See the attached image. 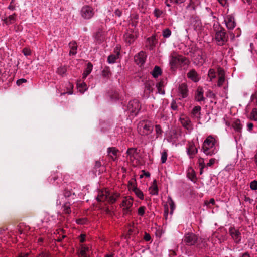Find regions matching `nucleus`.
<instances>
[{"mask_svg": "<svg viewBox=\"0 0 257 257\" xmlns=\"http://www.w3.org/2000/svg\"><path fill=\"white\" fill-rule=\"evenodd\" d=\"M91 221V219L89 217H82L76 220V223L80 225H88Z\"/></svg>", "mask_w": 257, "mask_h": 257, "instance_id": "28", "label": "nucleus"}, {"mask_svg": "<svg viewBox=\"0 0 257 257\" xmlns=\"http://www.w3.org/2000/svg\"><path fill=\"white\" fill-rule=\"evenodd\" d=\"M154 83L152 81H148L144 83V92L150 94L153 91Z\"/></svg>", "mask_w": 257, "mask_h": 257, "instance_id": "24", "label": "nucleus"}, {"mask_svg": "<svg viewBox=\"0 0 257 257\" xmlns=\"http://www.w3.org/2000/svg\"><path fill=\"white\" fill-rule=\"evenodd\" d=\"M203 90L202 87H199L195 93V100L198 102L205 101V98L203 96Z\"/></svg>", "mask_w": 257, "mask_h": 257, "instance_id": "22", "label": "nucleus"}, {"mask_svg": "<svg viewBox=\"0 0 257 257\" xmlns=\"http://www.w3.org/2000/svg\"><path fill=\"white\" fill-rule=\"evenodd\" d=\"M208 76L209 78V81H212L213 79L216 78V72L214 69L209 70Z\"/></svg>", "mask_w": 257, "mask_h": 257, "instance_id": "45", "label": "nucleus"}, {"mask_svg": "<svg viewBox=\"0 0 257 257\" xmlns=\"http://www.w3.org/2000/svg\"><path fill=\"white\" fill-rule=\"evenodd\" d=\"M250 188L252 190L255 191L257 190V181L256 180H253L250 182Z\"/></svg>", "mask_w": 257, "mask_h": 257, "instance_id": "53", "label": "nucleus"}, {"mask_svg": "<svg viewBox=\"0 0 257 257\" xmlns=\"http://www.w3.org/2000/svg\"><path fill=\"white\" fill-rule=\"evenodd\" d=\"M178 89L180 95L181 96L182 98L187 97L188 96V89L185 84L182 83L180 85Z\"/></svg>", "mask_w": 257, "mask_h": 257, "instance_id": "23", "label": "nucleus"}, {"mask_svg": "<svg viewBox=\"0 0 257 257\" xmlns=\"http://www.w3.org/2000/svg\"><path fill=\"white\" fill-rule=\"evenodd\" d=\"M186 152L190 159L195 157L198 153V149L195 147L193 142H189L186 148Z\"/></svg>", "mask_w": 257, "mask_h": 257, "instance_id": "12", "label": "nucleus"}, {"mask_svg": "<svg viewBox=\"0 0 257 257\" xmlns=\"http://www.w3.org/2000/svg\"><path fill=\"white\" fill-rule=\"evenodd\" d=\"M71 204L69 202L65 203L62 206V211L64 214L69 215L71 214L72 210L71 208Z\"/></svg>", "mask_w": 257, "mask_h": 257, "instance_id": "30", "label": "nucleus"}, {"mask_svg": "<svg viewBox=\"0 0 257 257\" xmlns=\"http://www.w3.org/2000/svg\"><path fill=\"white\" fill-rule=\"evenodd\" d=\"M146 207L145 206H141L138 209V214L140 216H143L145 214Z\"/></svg>", "mask_w": 257, "mask_h": 257, "instance_id": "52", "label": "nucleus"}, {"mask_svg": "<svg viewBox=\"0 0 257 257\" xmlns=\"http://www.w3.org/2000/svg\"><path fill=\"white\" fill-rule=\"evenodd\" d=\"M107 154L113 161H115L117 158V153L119 150L115 147H109L107 148Z\"/></svg>", "mask_w": 257, "mask_h": 257, "instance_id": "21", "label": "nucleus"}, {"mask_svg": "<svg viewBox=\"0 0 257 257\" xmlns=\"http://www.w3.org/2000/svg\"><path fill=\"white\" fill-rule=\"evenodd\" d=\"M7 17L8 20V22H7V23H8L9 25L14 24L17 20V14L16 13H13Z\"/></svg>", "mask_w": 257, "mask_h": 257, "instance_id": "40", "label": "nucleus"}, {"mask_svg": "<svg viewBox=\"0 0 257 257\" xmlns=\"http://www.w3.org/2000/svg\"><path fill=\"white\" fill-rule=\"evenodd\" d=\"M232 126L236 133L239 134L241 133L242 125L241 124V121L239 119H237L235 120L232 123Z\"/></svg>", "mask_w": 257, "mask_h": 257, "instance_id": "29", "label": "nucleus"}, {"mask_svg": "<svg viewBox=\"0 0 257 257\" xmlns=\"http://www.w3.org/2000/svg\"><path fill=\"white\" fill-rule=\"evenodd\" d=\"M168 201L171 209L170 214H172L175 208V204L174 202L170 197H168Z\"/></svg>", "mask_w": 257, "mask_h": 257, "instance_id": "50", "label": "nucleus"}, {"mask_svg": "<svg viewBox=\"0 0 257 257\" xmlns=\"http://www.w3.org/2000/svg\"><path fill=\"white\" fill-rule=\"evenodd\" d=\"M110 75V68L108 66H105L102 70V76L105 78H108Z\"/></svg>", "mask_w": 257, "mask_h": 257, "instance_id": "43", "label": "nucleus"}, {"mask_svg": "<svg viewBox=\"0 0 257 257\" xmlns=\"http://www.w3.org/2000/svg\"><path fill=\"white\" fill-rule=\"evenodd\" d=\"M69 47L70 49L69 52L70 56H74L77 53V45L75 41H72L69 43Z\"/></svg>", "mask_w": 257, "mask_h": 257, "instance_id": "26", "label": "nucleus"}, {"mask_svg": "<svg viewBox=\"0 0 257 257\" xmlns=\"http://www.w3.org/2000/svg\"><path fill=\"white\" fill-rule=\"evenodd\" d=\"M187 77L194 82H198L199 78L198 74L196 70L194 69H191L188 73Z\"/></svg>", "mask_w": 257, "mask_h": 257, "instance_id": "27", "label": "nucleus"}, {"mask_svg": "<svg viewBox=\"0 0 257 257\" xmlns=\"http://www.w3.org/2000/svg\"><path fill=\"white\" fill-rule=\"evenodd\" d=\"M17 3L15 0H11L8 9L11 11H15L16 10Z\"/></svg>", "mask_w": 257, "mask_h": 257, "instance_id": "51", "label": "nucleus"}, {"mask_svg": "<svg viewBox=\"0 0 257 257\" xmlns=\"http://www.w3.org/2000/svg\"><path fill=\"white\" fill-rule=\"evenodd\" d=\"M167 156V150L165 149L161 153V161L162 164H164L166 162Z\"/></svg>", "mask_w": 257, "mask_h": 257, "instance_id": "48", "label": "nucleus"}, {"mask_svg": "<svg viewBox=\"0 0 257 257\" xmlns=\"http://www.w3.org/2000/svg\"><path fill=\"white\" fill-rule=\"evenodd\" d=\"M135 195L139 198L141 200L144 199V194L143 192L140 190L138 188H134V190H133Z\"/></svg>", "mask_w": 257, "mask_h": 257, "instance_id": "42", "label": "nucleus"}, {"mask_svg": "<svg viewBox=\"0 0 257 257\" xmlns=\"http://www.w3.org/2000/svg\"><path fill=\"white\" fill-rule=\"evenodd\" d=\"M22 52L23 54L26 56H30L31 54V50L28 48H24L22 50Z\"/></svg>", "mask_w": 257, "mask_h": 257, "instance_id": "57", "label": "nucleus"}, {"mask_svg": "<svg viewBox=\"0 0 257 257\" xmlns=\"http://www.w3.org/2000/svg\"><path fill=\"white\" fill-rule=\"evenodd\" d=\"M141 108L140 102L137 99H133L128 102L127 105V111L132 116H136Z\"/></svg>", "mask_w": 257, "mask_h": 257, "instance_id": "7", "label": "nucleus"}, {"mask_svg": "<svg viewBox=\"0 0 257 257\" xmlns=\"http://www.w3.org/2000/svg\"><path fill=\"white\" fill-rule=\"evenodd\" d=\"M181 123L184 127L187 129L188 130L192 128V123L190 119L187 116L181 117L180 118Z\"/></svg>", "mask_w": 257, "mask_h": 257, "instance_id": "20", "label": "nucleus"}, {"mask_svg": "<svg viewBox=\"0 0 257 257\" xmlns=\"http://www.w3.org/2000/svg\"><path fill=\"white\" fill-rule=\"evenodd\" d=\"M162 74V70L160 68V67L158 66H155L151 72V74L152 75L154 78H157L159 75Z\"/></svg>", "mask_w": 257, "mask_h": 257, "instance_id": "38", "label": "nucleus"}, {"mask_svg": "<svg viewBox=\"0 0 257 257\" xmlns=\"http://www.w3.org/2000/svg\"><path fill=\"white\" fill-rule=\"evenodd\" d=\"M190 27H191L198 33H200L202 29V24L199 17L193 16L190 19Z\"/></svg>", "mask_w": 257, "mask_h": 257, "instance_id": "11", "label": "nucleus"}, {"mask_svg": "<svg viewBox=\"0 0 257 257\" xmlns=\"http://www.w3.org/2000/svg\"><path fill=\"white\" fill-rule=\"evenodd\" d=\"M162 13H163V12L161 10H160L157 8H156L154 11V16L157 18H159L161 16V15L162 14Z\"/></svg>", "mask_w": 257, "mask_h": 257, "instance_id": "56", "label": "nucleus"}, {"mask_svg": "<svg viewBox=\"0 0 257 257\" xmlns=\"http://www.w3.org/2000/svg\"><path fill=\"white\" fill-rule=\"evenodd\" d=\"M144 239L146 241H149L151 239V237L148 233L145 232L144 236Z\"/></svg>", "mask_w": 257, "mask_h": 257, "instance_id": "59", "label": "nucleus"}, {"mask_svg": "<svg viewBox=\"0 0 257 257\" xmlns=\"http://www.w3.org/2000/svg\"><path fill=\"white\" fill-rule=\"evenodd\" d=\"M77 87L80 92L83 93L86 89V85L84 83H78Z\"/></svg>", "mask_w": 257, "mask_h": 257, "instance_id": "49", "label": "nucleus"}, {"mask_svg": "<svg viewBox=\"0 0 257 257\" xmlns=\"http://www.w3.org/2000/svg\"><path fill=\"white\" fill-rule=\"evenodd\" d=\"M146 57V53L142 51L134 56V60L137 65L142 66L145 63Z\"/></svg>", "mask_w": 257, "mask_h": 257, "instance_id": "14", "label": "nucleus"}, {"mask_svg": "<svg viewBox=\"0 0 257 257\" xmlns=\"http://www.w3.org/2000/svg\"><path fill=\"white\" fill-rule=\"evenodd\" d=\"M171 34L172 32L169 28L164 29L162 31V35L165 38H169L171 36Z\"/></svg>", "mask_w": 257, "mask_h": 257, "instance_id": "47", "label": "nucleus"}, {"mask_svg": "<svg viewBox=\"0 0 257 257\" xmlns=\"http://www.w3.org/2000/svg\"><path fill=\"white\" fill-rule=\"evenodd\" d=\"M225 22L226 27L229 30L234 29L236 26L234 17L230 15L227 16L225 19Z\"/></svg>", "mask_w": 257, "mask_h": 257, "instance_id": "18", "label": "nucleus"}, {"mask_svg": "<svg viewBox=\"0 0 257 257\" xmlns=\"http://www.w3.org/2000/svg\"><path fill=\"white\" fill-rule=\"evenodd\" d=\"M164 80L162 79L156 85V87L157 88L158 93L163 95L165 94V90L163 89V87L164 86Z\"/></svg>", "mask_w": 257, "mask_h": 257, "instance_id": "36", "label": "nucleus"}, {"mask_svg": "<svg viewBox=\"0 0 257 257\" xmlns=\"http://www.w3.org/2000/svg\"><path fill=\"white\" fill-rule=\"evenodd\" d=\"M201 108L200 106H195L192 110V115L193 117L197 119L200 118Z\"/></svg>", "mask_w": 257, "mask_h": 257, "instance_id": "34", "label": "nucleus"}, {"mask_svg": "<svg viewBox=\"0 0 257 257\" xmlns=\"http://www.w3.org/2000/svg\"><path fill=\"white\" fill-rule=\"evenodd\" d=\"M203 52L201 50H194L191 56L192 61L195 65H202L204 63V60L202 57Z\"/></svg>", "mask_w": 257, "mask_h": 257, "instance_id": "10", "label": "nucleus"}, {"mask_svg": "<svg viewBox=\"0 0 257 257\" xmlns=\"http://www.w3.org/2000/svg\"><path fill=\"white\" fill-rule=\"evenodd\" d=\"M58 236L56 235V237L54 238L55 242H62L63 240L66 239L65 242L68 240L67 236L64 234V230L63 229H59L57 230Z\"/></svg>", "mask_w": 257, "mask_h": 257, "instance_id": "19", "label": "nucleus"}, {"mask_svg": "<svg viewBox=\"0 0 257 257\" xmlns=\"http://www.w3.org/2000/svg\"><path fill=\"white\" fill-rule=\"evenodd\" d=\"M190 64V60L186 57L173 52L171 55L170 64L171 68H177L178 66L183 65L188 66Z\"/></svg>", "mask_w": 257, "mask_h": 257, "instance_id": "5", "label": "nucleus"}, {"mask_svg": "<svg viewBox=\"0 0 257 257\" xmlns=\"http://www.w3.org/2000/svg\"><path fill=\"white\" fill-rule=\"evenodd\" d=\"M81 14L83 18L88 19L92 17L94 13L91 7L89 6H86L83 7L81 9Z\"/></svg>", "mask_w": 257, "mask_h": 257, "instance_id": "15", "label": "nucleus"}, {"mask_svg": "<svg viewBox=\"0 0 257 257\" xmlns=\"http://www.w3.org/2000/svg\"><path fill=\"white\" fill-rule=\"evenodd\" d=\"M171 108L172 110L174 111H178V105L176 102V101L174 100H172L171 103Z\"/></svg>", "mask_w": 257, "mask_h": 257, "instance_id": "54", "label": "nucleus"}, {"mask_svg": "<svg viewBox=\"0 0 257 257\" xmlns=\"http://www.w3.org/2000/svg\"><path fill=\"white\" fill-rule=\"evenodd\" d=\"M93 68V65L91 63H88L87 65V67L84 70L83 73V78H85L91 72Z\"/></svg>", "mask_w": 257, "mask_h": 257, "instance_id": "37", "label": "nucleus"}, {"mask_svg": "<svg viewBox=\"0 0 257 257\" xmlns=\"http://www.w3.org/2000/svg\"><path fill=\"white\" fill-rule=\"evenodd\" d=\"M117 199V196H110L106 189H97V210H103L107 214H111V211L106 206L107 203L113 204Z\"/></svg>", "mask_w": 257, "mask_h": 257, "instance_id": "1", "label": "nucleus"}, {"mask_svg": "<svg viewBox=\"0 0 257 257\" xmlns=\"http://www.w3.org/2000/svg\"><path fill=\"white\" fill-rule=\"evenodd\" d=\"M108 95L111 101L116 102L121 100L122 96L120 94L119 90L116 89H112L108 92Z\"/></svg>", "mask_w": 257, "mask_h": 257, "instance_id": "16", "label": "nucleus"}, {"mask_svg": "<svg viewBox=\"0 0 257 257\" xmlns=\"http://www.w3.org/2000/svg\"><path fill=\"white\" fill-rule=\"evenodd\" d=\"M120 49L116 47L114 50V53L110 54L107 58V62L110 63H114L118 59L120 55Z\"/></svg>", "mask_w": 257, "mask_h": 257, "instance_id": "17", "label": "nucleus"}, {"mask_svg": "<svg viewBox=\"0 0 257 257\" xmlns=\"http://www.w3.org/2000/svg\"><path fill=\"white\" fill-rule=\"evenodd\" d=\"M36 257H49V255L47 253H45L44 252H42L38 255Z\"/></svg>", "mask_w": 257, "mask_h": 257, "instance_id": "64", "label": "nucleus"}, {"mask_svg": "<svg viewBox=\"0 0 257 257\" xmlns=\"http://www.w3.org/2000/svg\"><path fill=\"white\" fill-rule=\"evenodd\" d=\"M149 190L150 191V194L152 195H157L158 194L159 190L156 179L154 180L152 186L149 188Z\"/></svg>", "mask_w": 257, "mask_h": 257, "instance_id": "31", "label": "nucleus"}, {"mask_svg": "<svg viewBox=\"0 0 257 257\" xmlns=\"http://www.w3.org/2000/svg\"><path fill=\"white\" fill-rule=\"evenodd\" d=\"M213 29L215 32L214 39L218 46H223L228 40V35L226 30L218 23H214Z\"/></svg>", "mask_w": 257, "mask_h": 257, "instance_id": "3", "label": "nucleus"}, {"mask_svg": "<svg viewBox=\"0 0 257 257\" xmlns=\"http://www.w3.org/2000/svg\"><path fill=\"white\" fill-rule=\"evenodd\" d=\"M136 179L135 178H132L131 180H130L128 182V187L130 190H134V188H137V186L136 185Z\"/></svg>", "mask_w": 257, "mask_h": 257, "instance_id": "44", "label": "nucleus"}, {"mask_svg": "<svg viewBox=\"0 0 257 257\" xmlns=\"http://www.w3.org/2000/svg\"><path fill=\"white\" fill-rule=\"evenodd\" d=\"M215 160L216 159L215 158L210 159L209 161V162L207 163L206 166L207 167H211L215 163Z\"/></svg>", "mask_w": 257, "mask_h": 257, "instance_id": "61", "label": "nucleus"}, {"mask_svg": "<svg viewBox=\"0 0 257 257\" xmlns=\"http://www.w3.org/2000/svg\"><path fill=\"white\" fill-rule=\"evenodd\" d=\"M187 177L194 183L197 181L195 172L191 167L188 170Z\"/></svg>", "mask_w": 257, "mask_h": 257, "instance_id": "32", "label": "nucleus"}, {"mask_svg": "<svg viewBox=\"0 0 257 257\" xmlns=\"http://www.w3.org/2000/svg\"><path fill=\"white\" fill-rule=\"evenodd\" d=\"M57 73L62 77H64L67 72V68L65 66H60L57 68Z\"/></svg>", "mask_w": 257, "mask_h": 257, "instance_id": "39", "label": "nucleus"}, {"mask_svg": "<svg viewBox=\"0 0 257 257\" xmlns=\"http://www.w3.org/2000/svg\"><path fill=\"white\" fill-rule=\"evenodd\" d=\"M249 118L252 120L257 121V108H254L252 109Z\"/></svg>", "mask_w": 257, "mask_h": 257, "instance_id": "46", "label": "nucleus"}, {"mask_svg": "<svg viewBox=\"0 0 257 257\" xmlns=\"http://www.w3.org/2000/svg\"><path fill=\"white\" fill-rule=\"evenodd\" d=\"M183 241L186 245H195L199 248L205 247L207 245L205 239L199 237L193 233H188L185 234Z\"/></svg>", "mask_w": 257, "mask_h": 257, "instance_id": "2", "label": "nucleus"}, {"mask_svg": "<svg viewBox=\"0 0 257 257\" xmlns=\"http://www.w3.org/2000/svg\"><path fill=\"white\" fill-rule=\"evenodd\" d=\"M85 238L86 235L84 234H81L78 237V239L81 243L79 249V253L81 257H87L88 255L87 252H89V247L82 244L85 242Z\"/></svg>", "mask_w": 257, "mask_h": 257, "instance_id": "9", "label": "nucleus"}, {"mask_svg": "<svg viewBox=\"0 0 257 257\" xmlns=\"http://www.w3.org/2000/svg\"><path fill=\"white\" fill-rule=\"evenodd\" d=\"M27 82V79L25 78H21L17 80L16 84L18 86L21 85L23 83H26Z\"/></svg>", "mask_w": 257, "mask_h": 257, "instance_id": "58", "label": "nucleus"}, {"mask_svg": "<svg viewBox=\"0 0 257 257\" xmlns=\"http://www.w3.org/2000/svg\"><path fill=\"white\" fill-rule=\"evenodd\" d=\"M228 232L236 244H239L241 241V234L240 230L234 227H230Z\"/></svg>", "mask_w": 257, "mask_h": 257, "instance_id": "8", "label": "nucleus"}, {"mask_svg": "<svg viewBox=\"0 0 257 257\" xmlns=\"http://www.w3.org/2000/svg\"><path fill=\"white\" fill-rule=\"evenodd\" d=\"M138 128L140 135L147 136L152 132L153 125L150 121H143L139 124Z\"/></svg>", "mask_w": 257, "mask_h": 257, "instance_id": "6", "label": "nucleus"}, {"mask_svg": "<svg viewBox=\"0 0 257 257\" xmlns=\"http://www.w3.org/2000/svg\"><path fill=\"white\" fill-rule=\"evenodd\" d=\"M134 30L133 29H128L123 35V38L125 42L131 45L136 39V37L134 35Z\"/></svg>", "mask_w": 257, "mask_h": 257, "instance_id": "13", "label": "nucleus"}, {"mask_svg": "<svg viewBox=\"0 0 257 257\" xmlns=\"http://www.w3.org/2000/svg\"><path fill=\"white\" fill-rule=\"evenodd\" d=\"M147 42L149 45V50H152L156 47L157 43V39L155 35H153L147 39Z\"/></svg>", "mask_w": 257, "mask_h": 257, "instance_id": "25", "label": "nucleus"}, {"mask_svg": "<svg viewBox=\"0 0 257 257\" xmlns=\"http://www.w3.org/2000/svg\"><path fill=\"white\" fill-rule=\"evenodd\" d=\"M225 81V76L219 77L217 83V86L219 87H221Z\"/></svg>", "mask_w": 257, "mask_h": 257, "instance_id": "55", "label": "nucleus"}, {"mask_svg": "<svg viewBox=\"0 0 257 257\" xmlns=\"http://www.w3.org/2000/svg\"><path fill=\"white\" fill-rule=\"evenodd\" d=\"M251 100L252 101H255V103L257 105V92L252 94L251 96Z\"/></svg>", "mask_w": 257, "mask_h": 257, "instance_id": "63", "label": "nucleus"}, {"mask_svg": "<svg viewBox=\"0 0 257 257\" xmlns=\"http://www.w3.org/2000/svg\"><path fill=\"white\" fill-rule=\"evenodd\" d=\"M156 139L161 137L163 133L161 126L159 124L155 125Z\"/></svg>", "mask_w": 257, "mask_h": 257, "instance_id": "41", "label": "nucleus"}, {"mask_svg": "<svg viewBox=\"0 0 257 257\" xmlns=\"http://www.w3.org/2000/svg\"><path fill=\"white\" fill-rule=\"evenodd\" d=\"M206 96L210 98H215L216 95L215 93H213L212 91L209 90L207 92V93L206 94Z\"/></svg>", "mask_w": 257, "mask_h": 257, "instance_id": "62", "label": "nucleus"}, {"mask_svg": "<svg viewBox=\"0 0 257 257\" xmlns=\"http://www.w3.org/2000/svg\"><path fill=\"white\" fill-rule=\"evenodd\" d=\"M120 205L121 207H123V208L131 209L133 205V199L132 198H130L129 199L125 198L123 200Z\"/></svg>", "mask_w": 257, "mask_h": 257, "instance_id": "35", "label": "nucleus"}, {"mask_svg": "<svg viewBox=\"0 0 257 257\" xmlns=\"http://www.w3.org/2000/svg\"><path fill=\"white\" fill-rule=\"evenodd\" d=\"M216 142L212 136H208L204 141L201 150L207 156L215 155L218 151L215 145Z\"/></svg>", "mask_w": 257, "mask_h": 257, "instance_id": "4", "label": "nucleus"}, {"mask_svg": "<svg viewBox=\"0 0 257 257\" xmlns=\"http://www.w3.org/2000/svg\"><path fill=\"white\" fill-rule=\"evenodd\" d=\"M127 156L129 157L131 161L135 159V155L137 154V149L135 148H130L126 151Z\"/></svg>", "mask_w": 257, "mask_h": 257, "instance_id": "33", "label": "nucleus"}, {"mask_svg": "<svg viewBox=\"0 0 257 257\" xmlns=\"http://www.w3.org/2000/svg\"><path fill=\"white\" fill-rule=\"evenodd\" d=\"M218 73L219 77L225 76L224 70L220 67L218 68Z\"/></svg>", "mask_w": 257, "mask_h": 257, "instance_id": "60", "label": "nucleus"}]
</instances>
